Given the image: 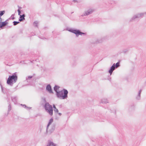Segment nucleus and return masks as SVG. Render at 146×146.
I'll list each match as a JSON object with an SVG mask.
<instances>
[{
    "mask_svg": "<svg viewBox=\"0 0 146 146\" xmlns=\"http://www.w3.org/2000/svg\"><path fill=\"white\" fill-rule=\"evenodd\" d=\"M17 11H18V15H19L20 16V15H21L20 14H21V13L20 10H19V9H18L17 10Z\"/></svg>",
    "mask_w": 146,
    "mask_h": 146,
    "instance_id": "obj_27",
    "label": "nucleus"
},
{
    "mask_svg": "<svg viewBox=\"0 0 146 146\" xmlns=\"http://www.w3.org/2000/svg\"><path fill=\"white\" fill-rule=\"evenodd\" d=\"M1 88L2 90V91H3V87H2V86H1Z\"/></svg>",
    "mask_w": 146,
    "mask_h": 146,
    "instance_id": "obj_35",
    "label": "nucleus"
},
{
    "mask_svg": "<svg viewBox=\"0 0 146 146\" xmlns=\"http://www.w3.org/2000/svg\"><path fill=\"white\" fill-rule=\"evenodd\" d=\"M44 108L46 111L50 115H53V108L52 105L48 102L46 103L44 106Z\"/></svg>",
    "mask_w": 146,
    "mask_h": 146,
    "instance_id": "obj_3",
    "label": "nucleus"
},
{
    "mask_svg": "<svg viewBox=\"0 0 146 146\" xmlns=\"http://www.w3.org/2000/svg\"><path fill=\"white\" fill-rule=\"evenodd\" d=\"M116 68L115 67V64L114 63L113 65L111 67L110 69L108 71V72L110 74V75H111L113 71Z\"/></svg>",
    "mask_w": 146,
    "mask_h": 146,
    "instance_id": "obj_8",
    "label": "nucleus"
},
{
    "mask_svg": "<svg viewBox=\"0 0 146 146\" xmlns=\"http://www.w3.org/2000/svg\"><path fill=\"white\" fill-rule=\"evenodd\" d=\"M142 90L141 89L139 91L137 95V96H136L135 98L137 100H140L141 99V93L142 92Z\"/></svg>",
    "mask_w": 146,
    "mask_h": 146,
    "instance_id": "obj_9",
    "label": "nucleus"
},
{
    "mask_svg": "<svg viewBox=\"0 0 146 146\" xmlns=\"http://www.w3.org/2000/svg\"><path fill=\"white\" fill-rule=\"evenodd\" d=\"M17 98L16 97H12V100L15 103L17 102Z\"/></svg>",
    "mask_w": 146,
    "mask_h": 146,
    "instance_id": "obj_16",
    "label": "nucleus"
},
{
    "mask_svg": "<svg viewBox=\"0 0 146 146\" xmlns=\"http://www.w3.org/2000/svg\"><path fill=\"white\" fill-rule=\"evenodd\" d=\"M56 125L54 124H53L52 126L51 129L50 130V131L51 132H52L54 130L55 128Z\"/></svg>",
    "mask_w": 146,
    "mask_h": 146,
    "instance_id": "obj_15",
    "label": "nucleus"
},
{
    "mask_svg": "<svg viewBox=\"0 0 146 146\" xmlns=\"http://www.w3.org/2000/svg\"><path fill=\"white\" fill-rule=\"evenodd\" d=\"M108 102V101L106 99H103L101 100V103H102L106 104Z\"/></svg>",
    "mask_w": 146,
    "mask_h": 146,
    "instance_id": "obj_17",
    "label": "nucleus"
},
{
    "mask_svg": "<svg viewBox=\"0 0 146 146\" xmlns=\"http://www.w3.org/2000/svg\"><path fill=\"white\" fill-rule=\"evenodd\" d=\"M5 13V11L4 10L0 11V17H1Z\"/></svg>",
    "mask_w": 146,
    "mask_h": 146,
    "instance_id": "obj_19",
    "label": "nucleus"
},
{
    "mask_svg": "<svg viewBox=\"0 0 146 146\" xmlns=\"http://www.w3.org/2000/svg\"><path fill=\"white\" fill-rule=\"evenodd\" d=\"M38 23V22L37 21H35L33 23V25L35 27H37V24Z\"/></svg>",
    "mask_w": 146,
    "mask_h": 146,
    "instance_id": "obj_22",
    "label": "nucleus"
},
{
    "mask_svg": "<svg viewBox=\"0 0 146 146\" xmlns=\"http://www.w3.org/2000/svg\"><path fill=\"white\" fill-rule=\"evenodd\" d=\"M42 99L43 100L44 102L45 103V104H46V103H47V102H46V98H42Z\"/></svg>",
    "mask_w": 146,
    "mask_h": 146,
    "instance_id": "obj_25",
    "label": "nucleus"
},
{
    "mask_svg": "<svg viewBox=\"0 0 146 146\" xmlns=\"http://www.w3.org/2000/svg\"><path fill=\"white\" fill-rule=\"evenodd\" d=\"M120 66L119 63V62H117L115 65V67L117 68Z\"/></svg>",
    "mask_w": 146,
    "mask_h": 146,
    "instance_id": "obj_24",
    "label": "nucleus"
},
{
    "mask_svg": "<svg viewBox=\"0 0 146 146\" xmlns=\"http://www.w3.org/2000/svg\"><path fill=\"white\" fill-rule=\"evenodd\" d=\"M33 78V76H28L27 78H26V80L27 81V82H29V80H30V79H31Z\"/></svg>",
    "mask_w": 146,
    "mask_h": 146,
    "instance_id": "obj_20",
    "label": "nucleus"
},
{
    "mask_svg": "<svg viewBox=\"0 0 146 146\" xmlns=\"http://www.w3.org/2000/svg\"><path fill=\"white\" fill-rule=\"evenodd\" d=\"M25 15L24 14H23L22 15H20L19 18V21L20 22L23 21L25 19Z\"/></svg>",
    "mask_w": 146,
    "mask_h": 146,
    "instance_id": "obj_11",
    "label": "nucleus"
},
{
    "mask_svg": "<svg viewBox=\"0 0 146 146\" xmlns=\"http://www.w3.org/2000/svg\"><path fill=\"white\" fill-rule=\"evenodd\" d=\"M145 14H146V12L137 13L134 15L130 20L129 21L132 22L135 21L137 19L142 18Z\"/></svg>",
    "mask_w": 146,
    "mask_h": 146,
    "instance_id": "obj_4",
    "label": "nucleus"
},
{
    "mask_svg": "<svg viewBox=\"0 0 146 146\" xmlns=\"http://www.w3.org/2000/svg\"><path fill=\"white\" fill-rule=\"evenodd\" d=\"M12 19H15V17H13Z\"/></svg>",
    "mask_w": 146,
    "mask_h": 146,
    "instance_id": "obj_36",
    "label": "nucleus"
},
{
    "mask_svg": "<svg viewBox=\"0 0 146 146\" xmlns=\"http://www.w3.org/2000/svg\"><path fill=\"white\" fill-rule=\"evenodd\" d=\"M27 108H28L29 109H31V107H27Z\"/></svg>",
    "mask_w": 146,
    "mask_h": 146,
    "instance_id": "obj_34",
    "label": "nucleus"
},
{
    "mask_svg": "<svg viewBox=\"0 0 146 146\" xmlns=\"http://www.w3.org/2000/svg\"><path fill=\"white\" fill-rule=\"evenodd\" d=\"M14 15V14H12L11 16V17H12V16H13Z\"/></svg>",
    "mask_w": 146,
    "mask_h": 146,
    "instance_id": "obj_38",
    "label": "nucleus"
},
{
    "mask_svg": "<svg viewBox=\"0 0 146 146\" xmlns=\"http://www.w3.org/2000/svg\"><path fill=\"white\" fill-rule=\"evenodd\" d=\"M53 119L52 118H51L48 122V123L46 127V132L47 131L48 129L49 126L53 122Z\"/></svg>",
    "mask_w": 146,
    "mask_h": 146,
    "instance_id": "obj_13",
    "label": "nucleus"
},
{
    "mask_svg": "<svg viewBox=\"0 0 146 146\" xmlns=\"http://www.w3.org/2000/svg\"><path fill=\"white\" fill-rule=\"evenodd\" d=\"M104 39V38H99L94 43L95 44H98L99 43H102L103 41V40Z\"/></svg>",
    "mask_w": 146,
    "mask_h": 146,
    "instance_id": "obj_12",
    "label": "nucleus"
},
{
    "mask_svg": "<svg viewBox=\"0 0 146 146\" xmlns=\"http://www.w3.org/2000/svg\"><path fill=\"white\" fill-rule=\"evenodd\" d=\"M23 106L24 108H27V106H26V105L24 104L23 105Z\"/></svg>",
    "mask_w": 146,
    "mask_h": 146,
    "instance_id": "obj_30",
    "label": "nucleus"
},
{
    "mask_svg": "<svg viewBox=\"0 0 146 146\" xmlns=\"http://www.w3.org/2000/svg\"><path fill=\"white\" fill-rule=\"evenodd\" d=\"M68 31L71 33H74L76 36H78L79 35H82L85 34V33L81 32L79 30L70 29Z\"/></svg>",
    "mask_w": 146,
    "mask_h": 146,
    "instance_id": "obj_5",
    "label": "nucleus"
},
{
    "mask_svg": "<svg viewBox=\"0 0 146 146\" xmlns=\"http://www.w3.org/2000/svg\"><path fill=\"white\" fill-rule=\"evenodd\" d=\"M127 51H128V50H123V52L125 53L126 52H127Z\"/></svg>",
    "mask_w": 146,
    "mask_h": 146,
    "instance_id": "obj_28",
    "label": "nucleus"
},
{
    "mask_svg": "<svg viewBox=\"0 0 146 146\" xmlns=\"http://www.w3.org/2000/svg\"><path fill=\"white\" fill-rule=\"evenodd\" d=\"M18 7L19 8L18 9H19V10H20L21 9H22V7H19V6H18Z\"/></svg>",
    "mask_w": 146,
    "mask_h": 146,
    "instance_id": "obj_29",
    "label": "nucleus"
},
{
    "mask_svg": "<svg viewBox=\"0 0 146 146\" xmlns=\"http://www.w3.org/2000/svg\"><path fill=\"white\" fill-rule=\"evenodd\" d=\"M11 110V107L10 104L8 106V111H9Z\"/></svg>",
    "mask_w": 146,
    "mask_h": 146,
    "instance_id": "obj_26",
    "label": "nucleus"
},
{
    "mask_svg": "<svg viewBox=\"0 0 146 146\" xmlns=\"http://www.w3.org/2000/svg\"><path fill=\"white\" fill-rule=\"evenodd\" d=\"M0 22H1L2 21V18H1V17H0Z\"/></svg>",
    "mask_w": 146,
    "mask_h": 146,
    "instance_id": "obj_33",
    "label": "nucleus"
},
{
    "mask_svg": "<svg viewBox=\"0 0 146 146\" xmlns=\"http://www.w3.org/2000/svg\"><path fill=\"white\" fill-rule=\"evenodd\" d=\"M60 87L56 85L54 87V90L56 93V95L57 98L62 99H66L68 98V90L65 89L60 91H58Z\"/></svg>",
    "mask_w": 146,
    "mask_h": 146,
    "instance_id": "obj_1",
    "label": "nucleus"
},
{
    "mask_svg": "<svg viewBox=\"0 0 146 146\" xmlns=\"http://www.w3.org/2000/svg\"><path fill=\"white\" fill-rule=\"evenodd\" d=\"M46 146H56V145L52 142H49Z\"/></svg>",
    "mask_w": 146,
    "mask_h": 146,
    "instance_id": "obj_14",
    "label": "nucleus"
},
{
    "mask_svg": "<svg viewBox=\"0 0 146 146\" xmlns=\"http://www.w3.org/2000/svg\"><path fill=\"white\" fill-rule=\"evenodd\" d=\"M94 11V10L93 9H90L87 11H85L84 13H83L81 16L83 17L85 16H87L90 14H92Z\"/></svg>",
    "mask_w": 146,
    "mask_h": 146,
    "instance_id": "obj_6",
    "label": "nucleus"
},
{
    "mask_svg": "<svg viewBox=\"0 0 146 146\" xmlns=\"http://www.w3.org/2000/svg\"><path fill=\"white\" fill-rule=\"evenodd\" d=\"M135 109V106L134 105L131 106L129 107V109L130 110H134Z\"/></svg>",
    "mask_w": 146,
    "mask_h": 146,
    "instance_id": "obj_21",
    "label": "nucleus"
},
{
    "mask_svg": "<svg viewBox=\"0 0 146 146\" xmlns=\"http://www.w3.org/2000/svg\"><path fill=\"white\" fill-rule=\"evenodd\" d=\"M58 114L60 116L62 115V114L61 113H58Z\"/></svg>",
    "mask_w": 146,
    "mask_h": 146,
    "instance_id": "obj_32",
    "label": "nucleus"
},
{
    "mask_svg": "<svg viewBox=\"0 0 146 146\" xmlns=\"http://www.w3.org/2000/svg\"><path fill=\"white\" fill-rule=\"evenodd\" d=\"M20 23L19 22V21H14L13 22V25L14 26H15L19 23Z\"/></svg>",
    "mask_w": 146,
    "mask_h": 146,
    "instance_id": "obj_23",
    "label": "nucleus"
},
{
    "mask_svg": "<svg viewBox=\"0 0 146 146\" xmlns=\"http://www.w3.org/2000/svg\"><path fill=\"white\" fill-rule=\"evenodd\" d=\"M46 91L49 93L50 94H53V92L52 91L51 86L50 84L47 85L46 87Z\"/></svg>",
    "mask_w": 146,
    "mask_h": 146,
    "instance_id": "obj_7",
    "label": "nucleus"
},
{
    "mask_svg": "<svg viewBox=\"0 0 146 146\" xmlns=\"http://www.w3.org/2000/svg\"><path fill=\"white\" fill-rule=\"evenodd\" d=\"M73 1L74 2H77V1H75V0H74Z\"/></svg>",
    "mask_w": 146,
    "mask_h": 146,
    "instance_id": "obj_37",
    "label": "nucleus"
},
{
    "mask_svg": "<svg viewBox=\"0 0 146 146\" xmlns=\"http://www.w3.org/2000/svg\"><path fill=\"white\" fill-rule=\"evenodd\" d=\"M11 19V18H9V19H7V20H6L5 21H6V22H7V21H9V19Z\"/></svg>",
    "mask_w": 146,
    "mask_h": 146,
    "instance_id": "obj_31",
    "label": "nucleus"
},
{
    "mask_svg": "<svg viewBox=\"0 0 146 146\" xmlns=\"http://www.w3.org/2000/svg\"><path fill=\"white\" fill-rule=\"evenodd\" d=\"M17 77L16 72L14 73L12 75L9 76L7 80V83L8 85L12 86L13 83L16 82Z\"/></svg>",
    "mask_w": 146,
    "mask_h": 146,
    "instance_id": "obj_2",
    "label": "nucleus"
},
{
    "mask_svg": "<svg viewBox=\"0 0 146 146\" xmlns=\"http://www.w3.org/2000/svg\"><path fill=\"white\" fill-rule=\"evenodd\" d=\"M73 13V12H72V13H72H72Z\"/></svg>",
    "mask_w": 146,
    "mask_h": 146,
    "instance_id": "obj_39",
    "label": "nucleus"
},
{
    "mask_svg": "<svg viewBox=\"0 0 146 146\" xmlns=\"http://www.w3.org/2000/svg\"><path fill=\"white\" fill-rule=\"evenodd\" d=\"M8 23L6 21L4 22H0V28H2L3 27L6 26Z\"/></svg>",
    "mask_w": 146,
    "mask_h": 146,
    "instance_id": "obj_10",
    "label": "nucleus"
},
{
    "mask_svg": "<svg viewBox=\"0 0 146 146\" xmlns=\"http://www.w3.org/2000/svg\"><path fill=\"white\" fill-rule=\"evenodd\" d=\"M53 107L54 108V111L55 112L58 113V110L56 108V107L55 105L53 104Z\"/></svg>",
    "mask_w": 146,
    "mask_h": 146,
    "instance_id": "obj_18",
    "label": "nucleus"
}]
</instances>
